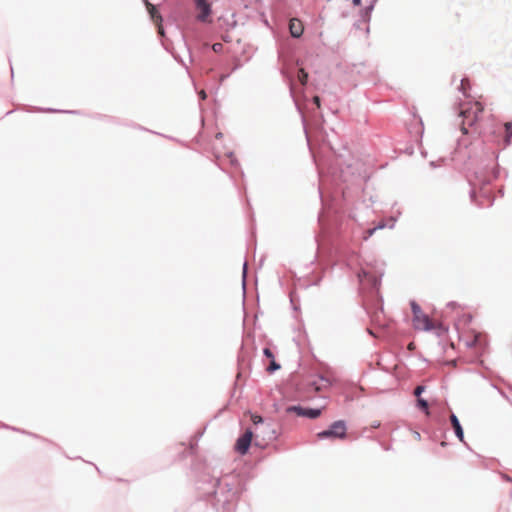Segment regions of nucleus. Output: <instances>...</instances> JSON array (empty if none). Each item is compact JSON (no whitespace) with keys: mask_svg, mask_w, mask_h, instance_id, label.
<instances>
[{"mask_svg":"<svg viewBox=\"0 0 512 512\" xmlns=\"http://www.w3.org/2000/svg\"><path fill=\"white\" fill-rule=\"evenodd\" d=\"M384 227H385V225H384L383 223H380L378 226H376V227H374V228H372V229L367 230V231H366V235L364 236V239H368L369 237H371V236L374 234V232H375L377 229H382V228H384Z\"/></svg>","mask_w":512,"mask_h":512,"instance_id":"12","label":"nucleus"},{"mask_svg":"<svg viewBox=\"0 0 512 512\" xmlns=\"http://www.w3.org/2000/svg\"><path fill=\"white\" fill-rule=\"evenodd\" d=\"M417 403H418V406L425 411L426 415H429L427 401L422 398H418Z\"/></svg>","mask_w":512,"mask_h":512,"instance_id":"13","label":"nucleus"},{"mask_svg":"<svg viewBox=\"0 0 512 512\" xmlns=\"http://www.w3.org/2000/svg\"><path fill=\"white\" fill-rule=\"evenodd\" d=\"M289 30L293 37L298 38L303 34L304 27L299 19H291L289 23Z\"/></svg>","mask_w":512,"mask_h":512,"instance_id":"8","label":"nucleus"},{"mask_svg":"<svg viewBox=\"0 0 512 512\" xmlns=\"http://www.w3.org/2000/svg\"><path fill=\"white\" fill-rule=\"evenodd\" d=\"M410 306L413 313L412 324L416 330L430 331L436 328V324L415 301H411Z\"/></svg>","mask_w":512,"mask_h":512,"instance_id":"2","label":"nucleus"},{"mask_svg":"<svg viewBox=\"0 0 512 512\" xmlns=\"http://www.w3.org/2000/svg\"><path fill=\"white\" fill-rule=\"evenodd\" d=\"M470 87V82L468 79H462L461 80V86L460 89L463 91L464 94H466L467 89Z\"/></svg>","mask_w":512,"mask_h":512,"instance_id":"15","label":"nucleus"},{"mask_svg":"<svg viewBox=\"0 0 512 512\" xmlns=\"http://www.w3.org/2000/svg\"><path fill=\"white\" fill-rule=\"evenodd\" d=\"M253 438V433L251 430H247L235 444V450L241 455H245L250 447L251 441Z\"/></svg>","mask_w":512,"mask_h":512,"instance_id":"4","label":"nucleus"},{"mask_svg":"<svg viewBox=\"0 0 512 512\" xmlns=\"http://www.w3.org/2000/svg\"><path fill=\"white\" fill-rule=\"evenodd\" d=\"M423 391H424L423 386H417L414 390V395L419 397Z\"/></svg>","mask_w":512,"mask_h":512,"instance_id":"19","label":"nucleus"},{"mask_svg":"<svg viewBox=\"0 0 512 512\" xmlns=\"http://www.w3.org/2000/svg\"><path fill=\"white\" fill-rule=\"evenodd\" d=\"M298 79L304 85L307 82L308 74L304 69H299L298 71Z\"/></svg>","mask_w":512,"mask_h":512,"instance_id":"11","label":"nucleus"},{"mask_svg":"<svg viewBox=\"0 0 512 512\" xmlns=\"http://www.w3.org/2000/svg\"><path fill=\"white\" fill-rule=\"evenodd\" d=\"M484 106L480 101L460 104L459 116L462 118L461 131L468 134L469 128H474L482 117Z\"/></svg>","mask_w":512,"mask_h":512,"instance_id":"1","label":"nucleus"},{"mask_svg":"<svg viewBox=\"0 0 512 512\" xmlns=\"http://www.w3.org/2000/svg\"><path fill=\"white\" fill-rule=\"evenodd\" d=\"M408 349H410V350L414 349V343H413V342H411V343L408 345Z\"/></svg>","mask_w":512,"mask_h":512,"instance_id":"25","label":"nucleus"},{"mask_svg":"<svg viewBox=\"0 0 512 512\" xmlns=\"http://www.w3.org/2000/svg\"><path fill=\"white\" fill-rule=\"evenodd\" d=\"M251 421L254 423V424H259L263 421L262 417L260 415H256V414H251Z\"/></svg>","mask_w":512,"mask_h":512,"instance_id":"17","label":"nucleus"},{"mask_svg":"<svg viewBox=\"0 0 512 512\" xmlns=\"http://www.w3.org/2000/svg\"><path fill=\"white\" fill-rule=\"evenodd\" d=\"M200 95H201V97H202L203 99H205V98H206V94H205V92H204V91H201Z\"/></svg>","mask_w":512,"mask_h":512,"instance_id":"26","label":"nucleus"},{"mask_svg":"<svg viewBox=\"0 0 512 512\" xmlns=\"http://www.w3.org/2000/svg\"><path fill=\"white\" fill-rule=\"evenodd\" d=\"M223 44L222 43H214L212 45V49L215 53H221L223 51Z\"/></svg>","mask_w":512,"mask_h":512,"instance_id":"16","label":"nucleus"},{"mask_svg":"<svg viewBox=\"0 0 512 512\" xmlns=\"http://www.w3.org/2000/svg\"><path fill=\"white\" fill-rule=\"evenodd\" d=\"M505 142L509 143L512 138V120L504 124Z\"/></svg>","mask_w":512,"mask_h":512,"instance_id":"10","label":"nucleus"},{"mask_svg":"<svg viewBox=\"0 0 512 512\" xmlns=\"http://www.w3.org/2000/svg\"><path fill=\"white\" fill-rule=\"evenodd\" d=\"M412 436L416 441H419L421 439V435L418 431H413Z\"/></svg>","mask_w":512,"mask_h":512,"instance_id":"20","label":"nucleus"},{"mask_svg":"<svg viewBox=\"0 0 512 512\" xmlns=\"http://www.w3.org/2000/svg\"><path fill=\"white\" fill-rule=\"evenodd\" d=\"M450 421H451V424L454 428V431H455V434L456 436L458 437V439L463 442L464 441V434H463V429L459 423V420L458 418L456 417V415L454 414H451L450 416Z\"/></svg>","mask_w":512,"mask_h":512,"instance_id":"9","label":"nucleus"},{"mask_svg":"<svg viewBox=\"0 0 512 512\" xmlns=\"http://www.w3.org/2000/svg\"><path fill=\"white\" fill-rule=\"evenodd\" d=\"M288 410L296 412V414L299 416H305L311 419H315L321 414L320 409H306L298 406L290 407Z\"/></svg>","mask_w":512,"mask_h":512,"instance_id":"7","label":"nucleus"},{"mask_svg":"<svg viewBox=\"0 0 512 512\" xmlns=\"http://www.w3.org/2000/svg\"><path fill=\"white\" fill-rule=\"evenodd\" d=\"M313 102L317 105V107H320V98L318 96L313 97Z\"/></svg>","mask_w":512,"mask_h":512,"instance_id":"22","label":"nucleus"},{"mask_svg":"<svg viewBox=\"0 0 512 512\" xmlns=\"http://www.w3.org/2000/svg\"><path fill=\"white\" fill-rule=\"evenodd\" d=\"M195 4L198 10L197 19L206 22L211 13L210 3L208 0H195Z\"/></svg>","mask_w":512,"mask_h":512,"instance_id":"5","label":"nucleus"},{"mask_svg":"<svg viewBox=\"0 0 512 512\" xmlns=\"http://www.w3.org/2000/svg\"><path fill=\"white\" fill-rule=\"evenodd\" d=\"M345 436H346V426H345L344 421H341V420L334 422L331 425L330 429L319 432L317 434V437L319 439H324V438L343 439V438H345Z\"/></svg>","mask_w":512,"mask_h":512,"instance_id":"3","label":"nucleus"},{"mask_svg":"<svg viewBox=\"0 0 512 512\" xmlns=\"http://www.w3.org/2000/svg\"><path fill=\"white\" fill-rule=\"evenodd\" d=\"M378 318H379V313H376V314L374 315V317H373V321H377V320H378Z\"/></svg>","mask_w":512,"mask_h":512,"instance_id":"24","label":"nucleus"},{"mask_svg":"<svg viewBox=\"0 0 512 512\" xmlns=\"http://www.w3.org/2000/svg\"><path fill=\"white\" fill-rule=\"evenodd\" d=\"M448 308H451V309H456L459 307V305L455 302H451L447 305Z\"/></svg>","mask_w":512,"mask_h":512,"instance_id":"21","label":"nucleus"},{"mask_svg":"<svg viewBox=\"0 0 512 512\" xmlns=\"http://www.w3.org/2000/svg\"><path fill=\"white\" fill-rule=\"evenodd\" d=\"M145 4L150 14V17L152 18L153 22L158 26L159 34L164 35L163 27L161 25L162 17L160 13L157 11L156 7L147 0H145Z\"/></svg>","mask_w":512,"mask_h":512,"instance_id":"6","label":"nucleus"},{"mask_svg":"<svg viewBox=\"0 0 512 512\" xmlns=\"http://www.w3.org/2000/svg\"><path fill=\"white\" fill-rule=\"evenodd\" d=\"M263 353H264V355H265L267 358H269V359H271V360H273V359H274V354H273V352H272L269 348H265V349H264V351H263Z\"/></svg>","mask_w":512,"mask_h":512,"instance_id":"18","label":"nucleus"},{"mask_svg":"<svg viewBox=\"0 0 512 512\" xmlns=\"http://www.w3.org/2000/svg\"><path fill=\"white\" fill-rule=\"evenodd\" d=\"M352 2L355 6L361 5V0H352Z\"/></svg>","mask_w":512,"mask_h":512,"instance_id":"23","label":"nucleus"},{"mask_svg":"<svg viewBox=\"0 0 512 512\" xmlns=\"http://www.w3.org/2000/svg\"><path fill=\"white\" fill-rule=\"evenodd\" d=\"M280 368V365L276 363V361L273 359L270 362V365L267 367V371L269 373H272Z\"/></svg>","mask_w":512,"mask_h":512,"instance_id":"14","label":"nucleus"}]
</instances>
